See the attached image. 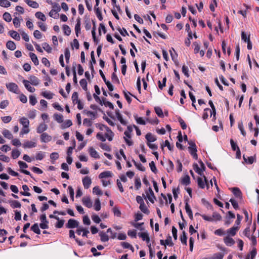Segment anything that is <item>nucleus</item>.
I'll list each match as a JSON object with an SVG mask.
<instances>
[{
  "instance_id": "obj_34",
  "label": "nucleus",
  "mask_w": 259,
  "mask_h": 259,
  "mask_svg": "<svg viewBox=\"0 0 259 259\" xmlns=\"http://www.w3.org/2000/svg\"><path fill=\"white\" fill-rule=\"evenodd\" d=\"M31 230L37 234H40V230L39 229V227L37 223H35L34 224H33L31 227Z\"/></svg>"
},
{
  "instance_id": "obj_59",
  "label": "nucleus",
  "mask_w": 259,
  "mask_h": 259,
  "mask_svg": "<svg viewBox=\"0 0 259 259\" xmlns=\"http://www.w3.org/2000/svg\"><path fill=\"white\" fill-rule=\"evenodd\" d=\"M154 110L156 113L159 117H162L163 116V111L160 107H155Z\"/></svg>"
},
{
  "instance_id": "obj_62",
  "label": "nucleus",
  "mask_w": 259,
  "mask_h": 259,
  "mask_svg": "<svg viewBox=\"0 0 259 259\" xmlns=\"http://www.w3.org/2000/svg\"><path fill=\"white\" fill-rule=\"evenodd\" d=\"M70 57V51L68 48H66L65 50V58L66 62L68 63Z\"/></svg>"
},
{
  "instance_id": "obj_61",
  "label": "nucleus",
  "mask_w": 259,
  "mask_h": 259,
  "mask_svg": "<svg viewBox=\"0 0 259 259\" xmlns=\"http://www.w3.org/2000/svg\"><path fill=\"white\" fill-rule=\"evenodd\" d=\"M149 166L152 172H153L154 174L157 173V170L154 161H151L149 163Z\"/></svg>"
},
{
  "instance_id": "obj_49",
  "label": "nucleus",
  "mask_w": 259,
  "mask_h": 259,
  "mask_svg": "<svg viewBox=\"0 0 259 259\" xmlns=\"http://www.w3.org/2000/svg\"><path fill=\"white\" fill-rule=\"evenodd\" d=\"M243 158L246 162L250 164H252L254 161V158L253 156L248 157L247 158H246L245 155H243Z\"/></svg>"
},
{
  "instance_id": "obj_47",
  "label": "nucleus",
  "mask_w": 259,
  "mask_h": 259,
  "mask_svg": "<svg viewBox=\"0 0 259 259\" xmlns=\"http://www.w3.org/2000/svg\"><path fill=\"white\" fill-rule=\"evenodd\" d=\"M3 19L7 22H10L12 20V17L10 13L5 12L3 14Z\"/></svg>"
},
{
  "instance_id": "obj_40",
  "label": "nucleus",
  "mask_w": 259,
  "mask_h": 259,
  "mask_svg": "<svg viewBox=\"0 0 259 259\" xmlns=\"http://www.w3.org/2000/svg\"><path fill=\"white\" fill-rule=\"evenodd\" d=\"M20 152L17 149H13L12 151V157L13 159L17 158L20 155Z\"/></svg>"
},
{
  "instance_id": "obj_9",
  "label": "nucleus",
  "mask_w": 259,
  "mask_h": 259,
  "mask_svg": "<svg viewBox=\"0 0 259 259\" xmlns=\"http://www.w3.org/2000/svg\"><path fill=\"white\" fill-rule=\"evenodd\" d=\"M82 183L83 187L85 189H88L92 183L91 179L88 177L86 176L82 179Z\"/></svg>"
},
{
  "instance_id": "obj_33",
  "label": "nucleus",
  "mask_w": 259,
  "mask_h": 259,
  "mask_svg": "<svg viewBox=\"0 0 259 259\" xmlns=\"http://www.w3.org/2000/svg\"><path fill=\"white\" fill-rule=\"evenodd\" d=\"M35 16L38 19L41 20L42 21H46V17L45 15L41 12H37L35 13Z\"/></svg>"
},
{
  "instance_id": "obj_19",
  "label": "nucleus",
  "mask_w": 259,
  "mask_h": 259,
  "mask_svg": "<svg viewBox=\"0 0 259 259\" xmlns=\"http://www.w3.org/2000/svg\"><path fill=\"white\" fill-rule=\"evenodd\" d=\"M81 19L78 18L77 19V23L75 26V32L77 37L78 36V34L80 31Z\"/></svg>"
},
{
  "instance_id": "obj_41",
  "label": "nucleus",
  "mask_w": 259,
  "mask_h": 259,
  "mask_svg": "<svg viewBox=\"0 0 259 259\" xmlns=\"http://www.w3.org/2000/svg\"><path fill=\"white\" fill-rule=\"evenodd\" d=\"M187 237L186 233L185 231H184L182 232V234L180 237V240H181L182 243H183L185 245H187Z\"/></svg>"
},
{
  "instance_id": "obj_52",
  "label": "nucleus",
  "mask_w": 259,
  "mask_h": 259,
  "mask_svg": "<svg viewBox=\"0 0 259 259\" xmlns=\"http://www.w3.org/2000/svg\"><path fill=\"white\" fill-rule=\"evenodd\" d=\"M135 186L137 190H139L141 187V182L140 178H136L135 180Z\"/></svg>"
},
{
  "instance_id": "obj_11",
  "label": "nucleus",
  "mask_w": 259,
  "mask_h": 259,
  "mask_svg": "<svg viewBox=\"0 0 259 259\" xmlns=\"http://www.w3.org/2000/svg\"><path fill=\"white\" fill-rule=\"evenodd\" d=\"M47 127L48 126L47 124L45 123H41L37 126L36 132L38 134H42L44 131L47 130Z\"/></svg>"
},
{
  "instance_id": "obj_4",
  "label": "nucleus",
  "mask_w": 259,
  "mask_h": 259,
  "mask_svg": "<svg viewBox=\"0 0 259 259\" xmlns=\"http://www.w3.org/2000/svg\"><path fill=\"white\" fill-rule=\"evenodd\" d=\"M146 196L147 198L152 203H154V200L156 199V197L154 195V192L151 187H149L146 191Z\"/></svg>"
},
{
  "instance_id": "obj_24",
  "label": "nucleus",
  "mask_w": 259,
  "mask_h": 259,
  "mask_svg": "<svg viewBox=\"0 0 259 259\" xmlns=\"http://www.w3.org/2000/svg\"><path fill=\"white\" fill-rule=\"evenodd\" d=\"M112 176V173L110 171H105L101 172L99 176V178L100 179H103L105 178L111 177Z\"/></svg>"
},
{
  "instance_id": "obj_45",
  "label": "nucleus",
  "mask_w": 259,
  "mask_h": 259,
  "mask_svg": "<svg viewBox=\"0 0 259 259\" xmlns=\"http://www.w3.org/2000/svg\"><path fill=\"white\" fill-rule=\"evenodd\" d=\"M80 85L84 91H87V81L85 79H81L79 81Z\"/></svg>"
},
{
  "instance_id": "obj_44",
  "label": "nucleus",
  "mask_w": 259,
  "mask_h": 259,
  "mask_svg": "<svg viewBox=\"0 0 259 259\" xmlns=\"http://www.w3.org/2000/svg\"><path fill=\"white\" fill-rule=\"evenodd\" d=\"M94 9L97 17L100 21H102L103 20V17L100 10L99 8H96V7H95Z\"/></svg>"
},
{
  "instance_id": "obj_50",
  "label": "nucleus",
  "mask_w": 259,
  "mask_h": 259,
  "mask_svg": "<svg viewBox=\"0 0 259 259\" xmlns=\"http://www.w3.org/2000/svg\"><path fill=\"white\" fill-rule=\"evenodd\" d=\"M0 6L1 7L7 8L11 6V3L8 0H0Z\"/></svg>"
},
{
  "instance_id": "obj_1",
  "label": "nucleus",
  "mask_w": 259,
  "mask_h": 259,
  "mask_svg": "<svg viewBox=\"0 0 259 259\" xmlns=\"http://www.w3.org/2000/svg\"><path fill=\"white\" fill-rule=\"evenodd\" d=\"M188 144L190 145L188 147V150L190 154L196 160L198 159V155L197 154V150L196 145L194 142L189 141Z\"/></svg>"
},
{
  "instance_id": "obj_16",
  "label": "nucleus",
  "mask_w": 259,
  "mask_h": 259,
  "mask_svg": "<svg viewBox=\"0 0 259 259\" xmlns=\"http://www.w3.org/2000/svg\"><path fill=\"white\" fill-rule=\"evenodd\" d=\"M115 114H116V116L117 118L120 121V122L122 124H123L124 125H125L127 124V122H126L125 120H124L123 119L122 115L120 113L119 110H118V109L116 110H115Z\"/></svg>"
},
{
  "instance_id": "obj_64",
  "label": "nucleus",
  "mask_w": 259,
  "mask_h": 259,
  "mask_svg": "<svg viewBox=\"0 0 259 259\" xmlns=\"http://www.w3.org/2000/svg\"><path fill=\"white\" fill-rule=\"evenodd\" d=\"M36 111L35 109L30 110L28 114V116L30 119H34L36 116Z\"/></svg>"
},
{
  "instance_id": "obj_26",
  "label": "nucleus",
  "mask_w": 259,
  "mask_h": 259,
  "mask_svg": "<svg viewBox=\"0 0 259 259\" xmlns=\"http://www.w3.org/2000/svg\"><path fill=\"white\" fill-rule=\"evenodd\" d=\"M224 254L223 253L219 252L214 253L212 256L209 257H206L204 259H223Z\"/></svg>"
},
{
  "instance_id": "obj_5",
  "label": "nucleus",
  "mask_w": 259,
  "mask_h": 259,
  "mask_svg": "<svg viewBox=\"0 0 259 259\" xmlns=\"http://www.w3.org/2000/svg\"><path fill=\"white\" fill-rule=\"evenodd\" d=\"M102 126H103L108 133L105 134L106 138L109 141H111L113 140L114 137V133L112 132V131L106 125L101 124Z\"/></svg>"
},
{
  "instance_id": "obj_6",
  "label": "nucleus",
  "mask_w": 259,
  "mask_h": 259,
  "mask_svg": "<svg viewBox=\"0 0 259 259\" xmlns=\"http://www.w3.org/2000/svg\"><path fill=\"white\" fill-rule=\"evenodd\" d=\"M69 236L70 238H73L75 239L76 243L79 246H83L85 244V243L80 241L78 238H76L74 234V231L73 230H70L69 231Z\"/></svg>"
},
{
  "instance_id": "obj_25",
  "label": "nucleus",
  "mask_w": 259,
  "mask_h": 259,
  "mask_svg": "<svg viewBox=\"0 0 259 259\" xmlns=\"http://www.w3.org/2000/svg\"><path fill=\"white\" fill-rule=\"evenodd\" d=\"M185 209H186V211L187 213L188 214L189 218L191 220H192L193 218L192 211V210H191V209L190 208V206L189 205L188 202L186 203V204H185Z\"/></svg>"
},
{
  "instance_id": "obj_14",
  "label": "nucleus",
  "mask_w": 259,
  "mask_h": 259,
  "mask_svg": "<svg viewBox=\"0 0 259 259\" xmlns=\"http://www.w3.org/2000/svg\"><path fill=\"white\" fill-rule=\"evenodd\" d=\"M23 83L25 86V87L26 88V89L30 92L31 93H33L34 92L35 89L33 87H32L30 85V83H29V81L27 80H25V79H24L23 80Z\"/></svg>"
},
{
  "instance_id": "obj_30",
  "label": "nucleus",
  "mask_w": 259,
  "mask_h": 259,
  "mask_svg": "<svg viewBox=\"0 0 259 259\" xmlns=\"http://www.w3.org/2000/svg\"><path fill=\"white\" fill-rule=\"evenodd\" d=\"M20 122L21 124L23 125V126L25 127H28L29 125V120L25 117H22L20 119Z\"/></svg>"
},
{
  "instance_id": "obj_22",
  "label": "nucleus",
  "mask_w": 259,
  "mask_h": 259,
  "mask_svg": "<svg viewBox=\"0 0 259 259\" xmlns=\"http://www.w3.org/2000/svg\"><path fill=\"white\" fill-rule=\"evenodd\" d=\"M145 138L147 141V143H151L156 140V138L151 133H147L145 136Z\"/></svg>"
},
{
  "instance_id": "obj_60",
  "label": "nucleus",
  "mask_w": 259,
  "mask_h": 259,
  "mask_svg": "<svg viewBox=\"0 0 259 259\" xmlns=\"http://www.w3.org/2000/svg\"><path fill=\"white\" fill-rule=\"evenodd\" d=\"M135 165L137 167V168L142 171H144L145 170V168L144 166L142 165V164L140 163H137L134 160H133Z\"/></svg>"
},
{
  "instance_id": "obj_63",
  "label": "nucleus",
  "mask_w": 259,
  "mask_h": 259,
  "mask_svg": "<svg viewBox=\"0 0 259 259\" xmlns=\"http://www.w3.org/2000/svg\"><path fill=\"white\" fill-rule=\"evenodd\" d=\"M29 103L32 106H34L37 103V100L35 96L30 95L29 96Z\"/></svg>"
},
{
  "instance_id": "obj_39",
  "label": "nucleus",
  "mask_w": 259,
  "mask_h": 259,
  "mask_svg": "<svg viewBox=\"0 0 259 259\" xmlns=\"http://www.w3.org/2000/svg\"><path fill=\"white\" fill-rule=\"evenodd\" d=\"M72 124V121L70 119L66 120L65 122H64L61 125V128L62 129L70 127Z\"/></svg>"
},
{
  "instance_id": "obj_35",
  "label": "nucleus",
  "mask_w": 259,
  "mask_h": 259,
  "mask_svg": "<svg viewBox=\"0 0 259 259\" xmlns=\"http://www.w3.org/2000/svg\"><path fill=\"white\" fill-rule=\"evenodd\" d=\"M54 118L55 120L58 123H60L63 122V116L62 115L58 113H55L54 114Z\"/></svg>"
},
{
  "instance_id": "obj_42",
  "label": "nucleus",
  "mask_w": 259,
  "mask_h": 259,
  "mask_svg": "<svg viewBox=\"0 0 259 259\" xmlns=\"http://www.w3.org/2000/svg\"><path fill=\"white\" fill-rule=\"evenodd\" d=\"M42 96L47 99H51L53 98L54 94L50 92H44L41 93Z\"/></svg>"
},
{
  "instance_id": "obj_15",
  "label": "nucleus",
  "mask_w": 259,
  "mask_h": 259,
  "mask_svg": "<svg viewBox=\"0 0 259 259\" xmlns=\"http://www.w3.org/2000/svg\"><path fill=\"white\" fill-rule=\"evenodd\" d=\"M89 152L91 157H94L96 159L100 158V156H99L98 152L96 151V150L93 147H91L89 149Z\"/></svg>"
},
{
  "instance_id": "obj_36",
  "label": "nucleus",
  "mask_w": 259,
  "mask_h": 259,
  "mask_svg": "<svg viewBox=\"0 0 259 259\" xmlns=\"http://www.w3.org/2000/svg\"><path fill=\"white\" fill-rule=\"evenodd\" d=\"M10 205L13 208H20L21 206V203L16 200H12L10 202Z\"/></svg>"
},
{
  "instance_id": "obj_37",
  "label": "nucleus",
  "mask_w": 259,
  "mask_h": 259,
  "mask_svg": "<svg viewBox=\"0 0 259 259\" xmlns=\"http://www.w3.org/2000/svg\"><path fill=\"white\" fill-rule=\"evenodd\" d=\"M197 184L199 188L201 189H204L206 184L205 181H203L202 179L200 177H198L197 178Z\"/></svg>"
},
{
  "instance_id": "obj_48",
  "label": "nucleus",
  "mask_w": 259,
  "mask_h": 259,
  "mask_svg": "<svg viewBox=\"0 0 259 259\" xmlns=\"http://www.w3.org/2000/svg\"><path fill=\"white\" fill-rule=\"evenodd\" d=\"M63 29L64 31V33L66 35H69L71 33V29L70 27L67 25H63Z\"/></svg>"
},
{
  "instance_id": "obj_58",
  "label": "nucleus",
  "mask_w": 259,
  "mask_h": 259,
  "mask_svg": "<svg viewBox=\"0 0 259 259\" xmlns=\"http://www.w3.org/2000/svg\"><path fill=\"white\" fill-rule=\"evenodd\" d=\"M100 147L104 150L110 152L111 150V148L109 145L105 143H101L100 145Z\"/></svg>"
},
{
  "instance_id": "obj_10",
  "label": "nucleus",
  "mask_w": 259,
  "mask_h": 259,
  "mask_svg": "<svg viewBox=\"0 0 259 259\" xmlns=\"http://www.w3.org/2000/svg\"><path fill=\"white\" fill-rule=\"evenodd\" d=\"M131 133H130L128 132L125 131L124 132V134L125 135V137H124V140L126 143L127 145L128 146H132L133 144V142L132 141L128 139L131 138Z\"/></svg>"
},
{
  "instance_id": "obj_2",
  "label": "nucleus",
  "mask_w": 259,
  "mask_h": 259,
  "mask_svg": "<svg viewBox=\"0 0 259 259\" xmlns=\"http://www.w3.org/2000/svg\"><path fill=\"white\" fill-rule=\"evenodd\" d=\"M6 87L8 90L15 94H19L20 91L18 88V86L17 84L13 82H11L6 84Z\"/></svg>"
},
{
  "instance_id": "obj_23",
  "label": "nucleus",
  "mask_w": 259,
  "mask_h": 259,
  "mask_svg": "<svg viewBox=\"0 0 259 259\" xmlns=\"http://www.w3.org/2000/svg\"><path fill=\"white\" fill-rule=\"evenodd\" d=\"M29 56L30 58H31L32 61L33 62L34 64L35 65H38L39 64V61H38V60L37 59L36 55L35 54H34L33 53L30 52L29 54Z\"/></svg>"
},
{
  "instance_id": "obj_13",
  "label": "nucleus",
  "mask_w": 259,
  "mask_h": 259,
  "mask_svg": "<svg viewBox=\"0 0 259 259\" xmlns=\"http://www.w3.org/2000/svg\"><path fill=\"white\" fill-rule=\"evenodd\" d=\"M232 192L236 197L240 199L242 198V192L239 188L237 187H234L232 188Z\"/></svg>"
},
{
  "instance_id": "obj_8",
  "label": "nucleus",
  "mask_w": 259,
  "mask_h": 259,
  "mask_svg": "<svg viewBox=\"0 0 259 259\" xmlns=\"http://www.w3.org/2000/svg\"><path fill=\"white\" fill-rule=\"evenodd\" d=\"M28 78L29 79V83L32 85L36 86L38 85L40 82L39 79L34 75H30Z\"/></svg>"
},
{
  "instance_id": "obj_21",
  "label": "nucleus",
  "mask_w": 259,
  "mask_h": 259,
  "mask_svg": "<svg viewBox=\"0 0 259 259\" xmlns=\"http://www.w3.org/2000/svg\"><path fill=\"white\" fill-rule=\"evenodd\" d=\"M9 34L14 39H15L16 40H20V36L19 34V33L14 30H10L9 32Z\"/></svg>"
},
{
  "instance_id": "obj_31",
  "label": "nucleus",
  "mask_w": 259,
  "mask_h": 259,
  "mask_svg": "<svg viewBox=\"0 0 259 259\" xmlns=\"http://www.w3.org/2000/svg\"><path fill=\"white\" fill-rule=\"evenodd\" d=\"M181 183L183 185H188L190 184V178L188 175L184 176L181 180Z\"/></svg>"
},
{
  "instance_id": "obj_53",
  "label": "nucleus",
  "mask_w": 259,
  "mask_h": 259,
  "mask_svg": "<svg viewBox=\"0 0 259 259\" xmlns=\"http://www.w3.org/2000/svg\"><path fill=\"white\" fill-rule=\"evenodd\" d=\"M42 46L43 49L47 51L48 53H50L52 51V48L50 46V45L47 42H44L42 44Z\"/></svg>"
},
{
  "instance_id": "obj_55",
  "label": "nucleus",
  "mask_w": 259,
  "mask_h": 259,
  "mask_svg": "<svg viewBox=\"0 0 259 259\" xmlns=\"http://www.w3.org/2000/svg\"><path fill=\"white\" fill-rule=\"evenodd\" d=\"M94 206L96 211H99L101 209V203L99 198L95 200Z\"/></svg>"
},
{
  "instance_id": "obj_32",
  "label": "nucleus",
  "mask_w": 259,
  "mask_h": 259,
  "mask_svg": "<svg viewBox=\"0 0 259 259\" xmlns=\"http://www.w3.org/2000/svg\"><path fill=\"white\" fill-rule=\"evenodd\" d=\"M4 136L8 139H12L13 138V136L10 131H9L8 130L5 129L3 132H2Z\"/></svg>"
},
{
  "instance_id": "obj_29",
  "label": "nucleus",
  "mask_w": 259,
  "mask_h": 259,
  "mask_svg": "<svg viewBox=\"0 0 259 259\" xmlns=\"http://www.w3.org/2000/svg\"><path fill=\"white\" fill-rule=\"evenodd\" d=\"M100 239L102 242H107L109 240V237L106 233L103 231H101L99 233Z\"/></svg>"
},
{
  "instance_id": "obj_12",
  "label": "nucleus",
  "mask_w": 259,
  "mask_h": 259,
  "mask_svg": "<svg viewBox=\"0 0 259 259\" xmlns=\"http://www.w3.org/2000/svg\"><path fill=\"white\" fill-rule=\"evenodd\" d=\"M36 146V144L35 142L30 141H26L23 144V147L24 148H31L35 147Z\"/></svg>"
},
{
  "instance_id": "obj_56",
  "label": "nucleus",
  "mask_w": 259,
  "mask_h": 259,
  "mask_svg": "<svg viewBox=\"0 0 259 259\" xmlns=\"http://www.w3.org/2000/svg\"><path fill=\"white\" fill-rule=\"evenodd\" d=\"M166 82V77H164L162 79V82L161 83L160 80L158 82V87L160 89L162 90L163 88L165 86Z\"/></svg>"
},
{
  "instance_id": "obj_17",
  "label": "nucleus",
  "mask_w": 259,
  "mask_h": 259,
  "mask_svg": "<svg viewBox=\"0 0 259 259\" xmlns=\"http://www.w3.org/2000/svg\"><path fill=\"white\" fill-rule=\"evenodd\" d=\"M239 229V227L237 226H233V227L231 228L230 229H228L227 231V234L229 235H230L232 236H234L236 235V232L238 231Z\"/></svg>"
},
{
  "instance_id": "obj_57",
  "label": "nucleus",
  "mask_w": 259,
  "mask_h": 259,
  "mask_svg": "<svg viewBox=\"0 0 259 259\" xmlns=\"http://www.w3.org/2000/svg\"><path fill=\"white\" fill-rule=\"evenodd\" d=\"M178 121L181 125V128L183 130H186L187 128V124L181 117H179Z\"/></svg>"
},
{
  "instance_id": "obj_28",
  "label": "nucleus",
  "mask_w": 259,
  "mask_h": 259,
  "mask_svg": "<svg viewBox=\"0 0 259 259\" xmlns=\"http://www.w3.org/2000/svg\"><path fill=\"white\" fill-rule=\"evenodd\" d=\"M25 2L29 6L33 8H37L39 7L38 4L35 1H33L31 0H26Z\"/></svg>"
},
{
  "instance_id": "obj_46",
  "label": "nucleus",
  "mask_w": 259,
  "mask_h": 259,
  "mask_svg": "<svg viewBox=\"0 0 259 259\" xmlns=\"http://www.w3.org/2000/svg\"><path fill=\"white\" fill-rule=\"evenodd\" d=\"M211 218H212L213 221H221L222 220V216L217 212H213Z\"/></svg>"
},
{
  "instance_id": "obj_51",
  "label": "nucleus",
  "mask_w": 259,
  "mask_h": 259,
  "mask_svg": "<svg viewBox=\"0 0 259 259\" xmlns=\"http://www.w3.org/2000/svg\"><path fill=\"white\" fill-rule=\"evenodd\" d=\"M124 93V97L125 98V99L126 100L127 102H128V104H131V102H132V99L128 95H132V96L134 97L135 98H136V96L132 95L130 92H126L125 91L123 92Z\"/></svg>"
},
{
  "instance_id": "obj_20",
  "label": "nucleus",
  "mask_w": 259,
  "mask_h": 259,
  "mask_svg": "<svg viewBox=\"0 0 259 259\" xmlns=\"http://www.w3.org/2000/svg\"><path fill=\"white\" fill-rule=\"evenodd\" d=\"M40 139L41 142L46 143L51 140V137L47 133H44L40 136Z\"/></svg>"
},
{
  "instance_id": "obj_7",
  "label": "nucleus",
  "mask_w": 259,
  "mask_h": 259,
  "mask_svg": "<svg viewBox=\"0 0 259 259\" xmlns=\"http://www.w3.org/2000/svg\"><path fill=\"white\" fill-rule=\"evenodd\" d=\"M82 202L83 204L88 208H91L92 207L93 203L89 197H83Z\"/></svg>"
},
{
  "instance_id": "obj_38",
  "label": "nucleus",
  "mask_w": 259,
  "mask_h": 259,
  "mask_svg": "<svg viewBox=\"0 0 259 259\" xmlns=\"http://www.w3.org/2000/svg\"><path fill=\"white\" fill-rule=\"evenodd\" d=\"M174 169V164L170 160H168L167 167L166 170L168 172H171Z\"/></svg>"
},
{
  "instance_id": "obj_54",
  "label": "nucleus",
  "mask_w": 259,
  "mask_h": 259,
  "mask_svg": "<svg viewBox=\"0 0 259 259\" xmlns=\"http://www.w3.org/2000/svg\"><path fill=\"white\" fill-rule=\"evenodd\" d=\"M93 192L98 195H102L103 194L102 191L101 190L99 186H95L93 189Z\"/></svg>"
},
{
  "instance_id": "obj_43",
  "label": "nucleus",
  "mask_w": 259,
  "mask_h": 259,
  "mask_svg": "<svg viewBox=\"0 0 259 259\" xmlns=\"http://www.w3.org/2000/svg\"><path fill=\"white\" fill-rule=\"evenodd\" d=\"M139 208H140V210L143 212H144V213H145L146 214H148L149 213V211L147 207L145 205V203L141 204L140 205Z\"/></svg>"
},
{
  "instance_id": "obj_3",
  "label": "nucleus",
  "mask_w": 259,
  "mask_h": 259,
  "mask_svg": "<svg viewBox=\"0 0 259 259\" xmlns=\"http://www.w3.org/2000/svg\"><path fill=\"white\" fill-rule=\"evenodd\" d=\"M79 225V222L75 220L70 219L68 221V223L66 224V227L69 229H73L77 228Z\"/></svg>"
},
{
  "instance_id": "obj_18",
  "label": "nucleus",
  "mask_w": 259,
  "mask_h": 259,
  "mask_svg": "<svg viewBox=\"0 0 259 259\" xmlns=\"http://www.w3.org/2000/svg\"><path fill=\"white\" fill-rule=\"evenodd\" d=\"M224 241L226 245L228 246H231L235 243L234 239L229 236L225 237Z\"/></svg>"
},
{
  "instance_id": "obj_27",
  "label": "nucleus",
  "mask_w": 259,
  "mask_h": 259,
  "mask_svg": "<svg viewBox=\"0 0 259 259\" xmlns=\"http://www.w3.org/2000/svg\"><path fill=\"white\" fill-rule=\"evenodd\" d=\"M6 47L11 51H14L16 48L15 42L11 40H9L7 41L6 43Z\"/></svg>"
}]
</instances>
